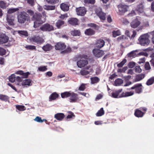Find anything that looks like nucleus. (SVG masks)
<instances>
[{"label": "nucleus", "instance_id": "nucleus-1", "mask_svg": "<svg viewBox=\"0 0 154 154\" xmlns=\"http://www.w3.org/2000/svg\"><path fill=\"white\" fill-rule=\"evenodd\" d=\"M27 12L30 16H32V20H35L34 23V27L35 28L38 27L45 21V20H42L41 14L37 13L34 14V12L30 9L28 10Z\"/></svg>", "mask_w": 154, "mask_h": 154}, {"label": "nucleus", "instance_id": "nucleus-2", "mask_svg": "<svg viewBox=\"0 0 154 154\" xmlns=\"http://www.w3.org/2000/svg\"><path fill=\"white\" fill-rule=\"evenodd\" d=\"M122 91V89H119L113 92L110 95L114 98H119L131 96L133 95L134 93V91H131L125 92H123L121 94H120Z\"/></svg>", "mask_w": 154, "mask_h": 154}, {"label": "nucleus", "instance_id": "nucleus-3", "mask_svg": "<svg viewBox=\"0 0 154 154\" xmlns=\"http://www.w3.org/2000/svg\"><path fill=\"white\" fill-rule=\"evenodd\" d=\"M149 37V33L141 35L138 39L139 44L142 46H147L150 42Z\"/></svg>", "mask_w": 154, "mask_h": 154}, {"label": "nucleus", "instance_id": "nucleus-4", "mask_svg": "<svg viewBox=\"0 0 154 154\" xmlns=\"http://www.w3.org/2000/svg\"><path fill=\"white\" fill-rule=\"evenodd\" d=\"M17 83L16 85L18 86L22 85L23 86H25L26 87L31 85L32 81L30 79H26L24 80L22 82V79L21 77L17 76L16 78Z\"/></svg>", "mask_w": 154, "mask_h": 154}, {"label": "nucleus", "instance_id": "nucleus-5", "mask_svg": "<svg viewBox=\"0 0 154 154\" xmlns=\"http://www.w3.org/2000/svg\"><path fill=\"white\" fill-rule=\"evenodd\" d=\"M18 21L20 23H24L26 21H28L30 19L29 15L26 12H21L18 16Z\"/></svg>", "mask_w": 154, "mask_h": 154}, {"label": "nucleus", "instance_id": "nucleus-6", "mask_svg": "<svg viewBox=\"0 0 154 154\" xmlns=\"http://www.w3.org/2000/svg\"><path fill=\"white\" fill-rule=\"evenodd\" d=\"M95 12L101 20H104L106 19V14L102 12V9L100 8H96Z\"/></svg>", "mask_w": 154, "mask_h": 154}, {"label": "nucleus", "instance_id": "nucleus-7", "mask_svg": "<svg viewBox=\"0 0 154 154\" xmlns=\"http://www.w3.org/2000/svg\"><path fill=\"white\" fill-rule=\"evenodd\" d=\"M119 11V13L120 15H123L128 11V6L125 5L120 4L118 6Z\"/></svg>", "mask_w": 154, "mask_h": 154}, {"label": "nucleus", "instance_id": "nucleus-8", "mask_svg": "<svg viewBox=\"0 0 154 154\" xmlns=\"http://www.w3.org/2000/svg\"><path fill=\"white\" fill-rule=\"evenodd\" d=\"M136 10L139 14L144 15L145 13L144 11L143 3L141 2L138 5Z\"/></svg>", "mask_w": 154, "mask_h": 154}, {"label": "nucleus", "instance_id": "nucleus-9", "mask_svg": "<svg viewBox=\"0 0 154 154\" xmlns=\"http://www.w3.org/2000/svg\"><path fill=\"white\" fill-rule=\"evenodd\" d=\"M29 39L31 42H33L39 43H43L44 42L43 39L38 36H35L30 37Z\"/></svg>", "mask_w": 154, "mask_h": 154}, {"label": "nucleus", "instance_id": "nucleus-10", "mask_svg": "<svg viewBox=\"0 0 154 154\" xmlns=\"http://www.w3.org/2000/svg\"><path fill=\"white\" fill-rule=\"evenodd\" d=\"M40 29L42 31H50L53 30V26L48 23L44 24L40 27Z\"/></svg>", "mask_w": 154, "mask_h": 154}, {"label": "nucleus", "instance_id": "nucleus-11", "mask_svg": "<svg viewBox=\"0 0 154 154\" xmlns=\"http://www.w3.org/2000/svg\"><path fill=\"white\" fill-rule=\"evenodd\" d=\"M142 85L141 84H138L134 85L133 86L131 87L130 88L128 89L129 90L130 89H135V92L136 93L139 94L141 92Z\"/></svg>", "mask_w": 154, "mask_h": 154}, {"label": "nucleus", "instance_id": "nucleus-12", "mask_svg": "<svg viewBox=\"0 0 154 154\" xmlns=\"http://www.w3.org/2000/svg\"><path fill=\"white\" fill-rule=\"evenodd\" d=\"M76 11L78 15L81 16L84 15L86 12V9L84 7H80L76 8Z\"/></svg>", "mask_w": 154, "mask_h": 154}, {"label": "nucleus", "instance_id": "nucleus-13", "mask_svg": "<svg viewBox=\"0 0 154 154\" xmlns=\"http://www.w3.org/2000/svg\"><path fill=\"white\" fill-rule=\"evenodd\" d=\"M137 50L134 51L128 54V56L129 57H134L135 56L143 55L145 56L146 53L143 52L137 53Z\"/></svg>", "mask_w": 154, "mask_h": 154}, {"label": "nucleus", "instance_id": "nucleus-14", "mask_svg": "<svg viewBox=\"0 0 154 154\" xmlns=\"http://www.w3.org/2000/svg\"><path fill=\"white\" fill-rule=\"evenodd\" d=\"M140 23L139 19L137 18L133 20L130 23L131 27L133 28H135L138 26Z\"/></svg>", "mask_w": 154, "mask_h": 154}, {"label": "nucleus", "instance_id": "nucleus-15", "mask_svg": "<svg viewBox=\"0 0 154 154\" xmlns=\"http://www.w3.org/2000/svg\"><path fill=\"white\" fill-rule=\"evenodd\" d=\"M93 52L95 56L98 57H101L104 54L103 51L99 49H95Z\"/></svg>", "mask_w": 154, "mask_h": 154}, {"label": "nucleus", "instance_id": "nucleus-16", "mask_svg": "<svg viewBox=\"0 0 154 154\" xmlns=\"http://www.w3.org/2000/svg\"><path fill=\"white\" fill-rule=\"evenodd\" d=\"M6 19L9 25H14V16L8 14L7 15Z\"/></svg>", "mask_w": 154, "mask_h": 154}, {"label": "nucleus", "instance_id": "nucleus-17", "mask_svg": "<svg viewBox=\"0 0 154 154\" xmlns=\"http://www.w3.org/2000/svg\"><path fill=\"white\" fill-rule=\"evenodd\" d=\"M70 95V102H75L78 99V95L74 92H71Z\"/></svg>", "mask_w": 154, "mask_h": 154}, {"label": "nucleus", "instance_id": "nucleus-18", "mask_svg": "<svg viewBox=\"0 0 154 154\" xmlns=\"http://www.w3.org/2000/svg\"><path fill=\"white\" fill-rule=\"evenodd\" d=\"M88 63V61L86 60H82L78 61L77 64L79 67L82 68L87 64Z\"/></svg>", "mask_w": 154, "mask_h": 154}, {"label": "nucleus", "instance_id": "nucleus-19", "mask_svg": "<svg viewBox=\"0 0 154 154\" xmlns=\"http://www.w3.org/2000/svg\"><path fill=\"white\" fill-rule=\"evenodd\" d=\"M8 38L5 34L0 35V44H3L8 42Z\"/></svg>", "mask_w": 154, "mask_h": 154}, {"label": "nucleus", "instance_id": "nucleus-20", "mask_svg": "<svg viewBox=\"0 0 154 154\" xmlns=\"http://www.w3.org/2000/svg\"><path fill=\"white\" fill-rule=\"evenodd\" d=\"M66 47L64 43L60 42L58 43L55 45V49L57 50H62Z\"/></svg>", "mask_w": 154, "mask_h": 154}, {"label": "nucleus", "instance_id": "nucleus-21", "mask_svg": "<svg viewBox=\"0 0 154 154\" xmlns=\"http://www.w3.org/2000/svg\"><path fill=\"white\" fill-rule=\"evenodd\" d=\"M68 22L72 25H77L79 24L78 20L76 18H71L68 20Z\"/></svg>", "mask_w": 154, "mask_h": 154}, {"label": "nucleus", "instance_id": "nucleus-22", "mask_svg": "<svg viewBox=\"0 0 154 154\" xmlns=\"http://www.w3.org/2000/svg\"><path fill=\"white\" fill-rule=\"evenodd\" d=\"M105 44L104 41L102 39L98 40L96 44V47L98 48H101L103 47Z\"/></svg>", "mask_w": 154, "mask_h": 154}, {"label": "nucleus", "instance_id": "nucleus-23", "mask_svg": "<svg viewBox=\"0 0 154 154\" xmlns=\"http://www.w3.org/2000/svg\"><path fill=\"white\" fill-rule=\"evenodd\" d=\"M64 115L62 113H58L54 115V117L58 120H61L64 117Z\"/></svg>", "mask_w": 154, "mask_h": 154}, {"label": "nucleus", "instance_id": "nucleus-24", "mask_svg": "<svg viewBox=\"0 0 154 154\" xmlns=\"http://www.w3.org/2000/svg\"><path fill=\"white\" fill-rule=\"evenodd\" d=\"M85 33L87 35H91L94 34V31L92 29L89 28L86 29L85 31Z\"/></svg>", "mask_w": 154, "mask_h": 154}, {"label": "nucleus", "instance_id": "nucleus-25", "mask_svg": "<svg viewBox=\"0 0 154 154\" xmlns=\"http://www.w3.org/2000/svg\"><path fill=\"white\" fill-rule=\"evenodd\" d=\"M145 76V75L143 74H138L136 75L135 78V81L138 82L140 81L144 78Z\"/></svg>", "mask_w": 154, "mask_h": 154}, {"label": "nucleus", "instance_id": "nucleus-26", "mask_svg": "<svg viewBox=\"0 0 154 154\" xmlns=\"http://www.w3.org/2000/svg\"><path fill=\"white\" fill-rule=\"evenodd\" d=\"M52 46L50 44H47L46 45L43 46L42 48L43 50L45 51H50L52 48Z\"/></svg>", "mask_w": 154, "mask_h": 154}, {"label": "nucleus", "instance_id": "nucleus-27", "mask_svg": "<svg viewBox=\"0 0 154 154\" xmlns=\"http://www.w3.org/2000/svg\"><path fill=\"white\" fill-rule=\"evenodd\" d=\"M61 9L64 11H67L69 9V6L66 4L63 3L60 5Z\"/></svg>", "mask_w": 154, "mask_h": 154}, {"label": "nucleus", "instance_id": "nucleus-28", "mask_svg": "<svg viewBox=\"0 0 154 154\" xmlns=\"http://www.w3.org/2000/svg\"><path fill=\"white\" fill-rule=\"evenodd\" d=\"M43 8L46 10H52L55 9V7L54 5H45L44 6Z\"/></svg>", "mask_w": 154, "mask_h": 154}, {"label": "nucleus", "instance_id": "nucleus-29", "mask_svg": "<svg viewBox=\"0 0 154 154\" xmlns=\"http://www.w3.org/2000/svg\"><path fill=\"white\" fill-rule=\"evenodd\" d=\"M134 115L137 117H142L143 115V113L140 110L137 109L135 111Z\"/></svg>", "mask_w": 154, "mask_h": 154}, {"label": "nucleus", "instance_id": "nucleus-30", "mask_svg": "<svg viewBox=\"0 0 154 154\" xmlns=\"http://www.w3.org/2000/svg\"><path fill=\"white\" fill-rule=\"evenodd\" d=\"M58 96V94L56 92L53 93L49 97V101H51L52 100L55 99Z\"/></svg>", "mask_w": 154, "mask_h": 154}, {"label": "nucleus", "instance_id": "nucleus-31", "mask_svg": "<svg viewBox=\"0 0 154 154\" xmlns=\"http://www.w3.org/2000/svg\"><path fill=\"white\" fill-rule=\"evenodd\" d=\"M123 82V81L120 79H116L114 82L115 85L116 86H118L120 85Z\"/></svg>", "mask_w": 154, "mask_h": 154}, {"label": "nucleus", "instance_id": "nucleus-32", "mask_svg": "<svg viewBox=\"0 0 154 154\" xmlns=\"http://www.w3.org/2000/svg\"><path fill=\"white\" fill-rule=\"evenodd\" d=\"M70 92H65L61 94V96L63 98H66L70 97Z\"/></svg>", "mask_w": 154, "mask_h": 154}, {"label": "nucleus", "instance_id": "nucleus-33", "mask_svg": "<svg viewBox=\"0 0 154 154\" xmlns=\"http://www.w3.org/2000/svg\"><path fill=\"white\" fill-rule=\"evenodd\" d=\"M154 83V77H152L149 79L146 82L148 85H151Z\"/></svg>", "mask_w": 154, "mask_h": 154}, {"label": "nucleus", "instance_id": "nucleus-34", "mask_svg": "<svg viewBox=\"0 0 154 154\" xmlns=\"http://www.w3.org/2000/svg\"><path fill=\"white\" fill-rule=\"evenodd\" d=\"M100 80L99 79L96 77L91 78V83L94 84L98 82Z\"/></svg>", "mask_w": 154, "mask_h": 154}, {"label": "nucleus", "instance_id": "nucleus-35", "mask_svg": "<svg viewBox=\"0 0 154 154\" xmlns=\"http://www.w3.org/2000/svg\"><path fill=\"white\" fill-rule=\"evenodd\" d=\"M16 107L17 109L20 111H23L26 109L25 107L22 105H16Z\"/></svg>", "mask_w": 154, "mask_h": 154}, {"label": "nucleus", "instance_id": "nucleus-36", "mask_svg": "<svg viewBox=\"0 0 154 154\" xmlns=\"http://www.w3.org/2000/svg\"><path fill=\"white\" fill-rule=\"evenodd\" d=\"M8 97L6 95L0 94V99L5 101H7L8 100Z\"/></svg>", "mask_w": 154, "mask_h": 154}, {"label": "nucleus", "instance_id": "nucleus-37", "mask_svg": "<svg viewBox=\"0 0 154 154\" xmlns=\"http://www.w3.org/2000/svg\"><path fill=\"white\" fill-rule=\"evenodd\" d=\"M80 32L79 30H74L71 32V34L73 36H79Z\"/></svg>", "mask_w": 154, "mask_h": 154}, {"label": "nucleus", "instance_id": "nucleus-38", "mask_svg": "<svg viewBox=\"0 0 154 154\" xmlns=\"http://www.w3.org/2000/svg\"><path fill=\"white\" fill-rule=\"evenodd\" d=\"M104 114V111L103 108H101L96 114L97 116H100Z\"/></svg>", "mask_w": 154, "mask_h": 154}, {"label": "nucleus", "instance_id": "nucleus-39", "mask_svg": "<svg viewBox=\"0 0 154 154\" xmlns=\"http://www.w3.org/2000/svg\"><path fill=\"white\" fill-rule=\"evenodd\" d=\"M64 23L63 21L58 20L56 23V26L58 28H59L61 25L64 24Z\"/></svg>", "mask_w": 154, "mask_h": 154}, {"label": "nucleus", "instance_id": "nucleus-40", "mask_svg": "<svg viewBox=\"0 0 154 154\" xmlns=\"http://www.w3.org/2000/svg\"><path fill=\"white\" fill-rule=\"evenodd\" d=\"M45 1L48 3L51 4H54L59 2V0H45Z\"/></svg>", "mask_w": 154, "mask_h": 154}, {"label": "nucleus", "instance_id": "nucleus-41", "mask_svg": "<svg viewBox=\"0 0 154 154\" xmlns=\"http://www.w3.org/2000/svg\"><path fill=\"white\" fill-rule=\"evenodd\" d=\"M16 80L15 75L14 74H12L9 77V80L11 82H14Z\"/></svg>", "mask_w": 154, "mask_h": 154}, {"label": "nucleus", "instance_id": "nucleus-42", "mask_svg": "<svg viewBox=\"0 0 154 154\" xmlns=\"http://www.w3.org/2000/svg\"><path fill=\"white\" fill-rule=\"evenodd\" d=\"M8 5L3 1H0V7L2 8H5Z\"/></svg>", "mask_w": 154, "mask_h": 154}, {"label": "nucleus", "instance_id": "nucleus-43", "mask_svg": "<svg viewBox=\"0 0 154 154\" xmlns=\"http://www.w3.org/2000/svg\"><path fill=\"white\" fill-rule=\"evenodd\" d=\"M18 10V9L17 8H9L8 11V13L9 14H12L14 12L17 11Z\"/></svg>", "mask_w": 154, "mask_h": 154}, {"label": "nucleus", "instance_id": "nucleus-44", "mask_svg": "<svg viewBox=\"0 0 154 154\" xmlns=\"http://www.w3.org/2000/svg\"><path fill=\"white\" fill-rule=\"evenodd\" d=\"M34 120L38 122L42 123L44 121H46V120L45 119L42 120L41 117L39 116H37L34 119Z\"/></svg>", "mask_w": 154, "mask_h": 154}, {"label": "nucleus", "instance_id": "nucleus-45", "mask_svg": "<svg viewBox=\"0 0 154 154\" xmlns=\"http://www.w3.org/2000/svg\"><path fill=\"white\" fill-rule=\"evenodd\" d=\"M113 36L114 37L121 35V32L119 30H117L116 31H114L112 32Z\"/></svg>", "mask_w": 154, "mask_h": 154}, {"label": "nucleus", "instance_id": "nucleus-46", "mask_svg": "<svg viewBox=\"0 0 154 154\" xmlns=\"http://www.w3.org/2000/svg\"><path fill=\"white\" fill-rule=\"evenodd\" d=\"M71 48L69 47L68 46L66 50L62 51L61 53L64 54L68 53L71 52Z\"/></svg>", "mask_w": 154, "mask_h": 154}, {"label": "nucleus", "instance_id": "nucleus-47", "mask_svg": "<svg viewBox=\"0 0 154 154\" xmlns=\"http://www.w3.org/2000/svg\"><path fill=\"white\" fill-rule=\"evenodd\" d=\"M18 33L20 34L24 35L25 36H28V33L26 31H25L19 30L17 31Z\"/></svg>", "mask_w": 154, "mask_h": 154}, {"label": "nucleus", "instance_id": "nucleus-48", "mask_svg": "<svg viewBox=\"0 0 154 154\" xmlns=\"http://www.w3.org/2000/svg\"><path fill=\"white\" fill-rule=\"evenodd\" d=\"M126 60L125 59H124L122 61L121 63H119L117 65V66L119 67H122L124 64L126 63Z\"/></svg>", "mask_w": 154, "mask_h": 154}, {"label": "nucleus", "instance_id": "nucleus-49", "mask_svg": "<svg viewBox=\"0 0 154 154\" xmlns=\"http://www.w3.org/2000/svg\"><path fill=\"white\" fill-rule=\"evenodd\" d=\"M135 72L137 73H140L142 71V69L140 68V67L139 66H135L134 68Z\"/></svg>", "mask_w": 154, "mask_h": 154}, {"label": "nucleus", "instance_id": "nucleus-50", "mask_svg": "<svg viewBox=\"0 0 154 154\" xmlns=\"http://www.w3.org/2000/svg\"><path fill=\"white\" fill-rule=\"evenodd\" d=\"M27 3L30 6H33L35 4V0H27Z\"/></svg>", "mask_w": 154, "mask_h": 154}, {"label": "nucleus", "instance_id": "nucleus-51", "mask_svg": "<svg viewBox=\"0 0 154 154\" xmlns=\"http://www.w3.org/2000/svg\"><path fill=\"white\" fill-rule=\"evenodd\" d=\"M80 72L82 75H86L89 73L90 71L85 70H83L81 71Z\"/></svg>", "mask_w": 154, "mask_h": 154}, {"label": "nucleus", "instance_id": "nucleus-52", "mask_svg": "<svg viewBox=\"0 0 154 154\" xmlns=\"http://www.w3.org/2000/svg\"><path fill=\"white\" fill-rule=\"evenodd\" d=\"M6 53V50L3 48H0V55H3Z\"/></svg>", "mask_w": 154, "mask_h": 154}, {"label": "nucleus", "instance_id": "nucleus-53", "mask_svg": "<svg viewBox=\"0 0 154 154\" xmlns=\"http://www.w3.org/2000/svg\"><path fill=\"white\" fill-rule=\"evenodd\" d=\"M30 74V73L29 72H23V74L22 75V77L23 78H26L28 77V76Z\"/></svg>", "mask_w": 154, "mask_h": 154}, {"label": "nucleus", "instance_id": "nucleus-54", "mask_svg": "<svg viewBox=\"0 0 154 154\" xmlns=\"http://www.w3.org/2000/svg\"><path fill=\"white\" fill-rule=\"evenodd\" d=\"M149 35H152V42L154 44V31L149 32Z\"/></svg>", "mask_w": 154, "mask_h": 154}, {"label": "nucleus", "instance_id": "nucleus-55", "mask_svg": "<svg viewBox=\"0 0 154 154\" xmlns=\"http://www.w3.org/2000/svg\"><path fill=\"white\" fill-rule=\"evenodd\" d=\"M121 21L122 23L125 25H127L129 24L128 21L126 19L122 18L121 19Z\"/></svg>", "mask_w": 154, "mask_h": 154}, {"label": "nucleus", "instance_id": "nucleus-56", "mask_svg": "<svg viewBox=\"0 0 154 154\" xmlns=\"http://www.w3.org/2000/svg\"><path fill=\"white\" fill-rule=\"evenodd\" d=\"M136 13L135 11L134 10L132 11L131 12L129 13L128 15V17H131L135 15Z\"/></svg>", "mask_w": 154, "mask_h": 154}, {"label": "nucleus", "instance_id": "nucleus-57", "mask_svg": "<svg viewBox=\"0 0 154 154\" xmlns=\"http://www.w3.org/2000/svg\"><path fill=\"white\" fill-rule=\"evenodd\" d=\"M126 39L125 36L124 35H122L121 36L118 37L117 38L118 40L119 41H123L125 39Z\"/></svg>", "mask_w": 154, "mask_h": 154}, {"label": "nucleus", "instance_id": "nucleus-58", "mask_svg": "<svg viewBox=\"0 0 154 154\" xmlns=\"http://www.w3.org/2000/svg\"><path fill=\"white\" fill-rule=\"evenodd\" d=\"M47 69L45 66H40L38 68V69L41 71H44L47 70Z\"/></svg>", "mask_w": 154, "mask_h": 154}, {"label": "nucleus", "instance_id": "nucleus-59", "mask_svg": "<svg viewBox=\"0 0 154 154\" xmlns=\"http://www.w3.org/2000/svg\"><path fill=\"white\" fill-rule=\"evenodd\" d=\"M26 48L27 49L33 50L35 49V47L33 45H28L26 47Z\"/></svg>", "mask_w": 154, "mask_h": 154}, {"label": "nucleus", "instance_id": "nucleus-60", "mask_svg": "<svg viewBox=\"0 0 154 154\" xmlns=\"http://www.w3.org/2000/svg\"><path fill=\"white\" fill-rule=\"evenodd\" d=\"M145 68L146 70H149L150 69V66L149 62H146L145 65Z\"/></svg>", "mask_w": 154, "mask_h": 154}, {"label": "nucleus", "instance_id": "nucleus-61", "mask_svg": "<svg viewBox=\"0 0 154 154\" xmlns=\"http://www.w3.org/2000/svg\"><path fill=\"white\" fill-rule=\"evenodd\" d=\"M68 17V15L67 14H61L59 17L62 19H64L65 18Z\"/></svg>", "mask_w": 154, "mask_h": 154}, {"label": "nucleus", "instance_id": "nucleus-62", "mask_svg": "<svg viewBox=\"0 0 154 154\" xmlns=\"http://www.w3.org/2000/svg\"><path fill=\"white\" fill-rule=\"evenodd\" d=\"M135 65V63L134 62H131L128 64V66L130 68H133Z\"/></svg>", "mask_w": 154, "mask_h": 154}, {"label": "nucleus", "instance_id": "nucleus-63", "mask_svg": "<svg viewBox=\"0 0 154 154\" xmlns=\"http://www.w3.org/2000/svg\"><path fill=\"white\" fill-rule=\"evenodd\" d=\"M84 1L85 3H88L93 4L94 3L95 0H84Z\"/></svg>", "mask_w": 154, "mask_h": 154}, {"label": "nucleus", "instance_id": "nucleus-64", "mask_svg": "<svg viewBox=\"0 0 154 154\" xmlns=\"http://www.w3.org/2000/svg\"><path fill=\"white\" fill-rule=\"evenodd\" d=\"M85 88V85L82 84L79 87V90L80 91H84Z\"/></svg>", "mask_w": 154, "mask_h": 154}]
</instances>
